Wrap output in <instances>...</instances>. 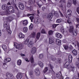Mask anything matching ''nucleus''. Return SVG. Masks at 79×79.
I'll use <instances>...</instances> for the list:
<instances>
[{"label":"nucleus","instance_id":"f257e3e1","mask_svg":"<svg viewBox=\"0 0 79 79\" xmlns=\"http://www.w3.org/2000/svg\"><path fill=\"white\" fill-rule=\"evenodd\" d=\"M4 27H6V30L8 31L9 34H11V31L10 30V24L8 23L6 21H5L4 23Z\"/></svg>","mask_w":79,"mask_h":79},{"label":"nucleus","instance_id":"f03ea898","mask_svg":"<svg viewBox=\"0 0 79 79\" xmlns=\"http://www.w3.org/2000/svg\"><path fill=\"white\" fill-rule=\"evenodd\" d=\"M66 3V0H60L59 2V6L61 8L62 10H65L66 6L63 5L64 3Z\"/></svg>","mask_w":79,"mask_h":79},{"label":"nucleus","instance_id":"7ed1b4c3","mask_svg":"<svg viewBox=\"0 0 79 79\" xmlns=\"http://www.w3.org/2000/svg\"><path fill=\"white\" fill-rule=\"evenodd\" d=\"M15 10L14 9V7L12 6H9L6 10V13H8L9 12L11 13H15Z\"/></svg>","mask_w":79,"mask_h":79},{"label":"nucleus","instance_id":"20e7f679","mask_svg":"<svg viewBox=\"0 0 79 79\" xmlns=\"http://www.w3.org/2000/svg\"><path fill=\"white\" fill-rule=\"evenodd\" d=\"M6 76L8 79H12L13 78V75L12 73H6Z\"/></svg>","mask_w":79,"mask_h":79},{"label":"nucleus","instance_id":"39448f33","mask_svg":"<svg viewBox=\"0 0 79 79\" xmlns=\"http://www.w3.org/2000/svg\"><path fill=\"white\" fill-rule=\"evenodd\" d=\"M35 72L36 76H40V70H39V69H36L35 70Z\"/></svg>","mask_w":79,"mask_h":79},{"label":"nucleus","instance_id":"423d86ee","mask_svg":"<svg viewBox=\"0 0 79 79\" xmlns=\"http://www.w3.org/2000/svg\"><path fill=\"white\" fill-rule=\"evenodd\" d=\"M52 13H50L47 16L48 19L51 20L52 19V18H53V14Z\"/></svg>","mask_w":79,"mask_h":79},{"label":"nucleus","instance_id":"0eeeda50","mask_svg":"<svg viewBox=\"0 0 79 79\" xmlns=\"http://www.w3.org/2000/svg\"><path fill=\"white\" fill-rule=\"evenodd\" d=\"M72 53L73 56H77V51L75 49H73L72 51Z\"/></svg>","mask_w":79,"mask_h":79},{"label":"nucleus","instance_id":"6e6552de","mask_svg":"<svg viewBox=\"0 0 79 79\" xmlns=\"http://www.w3.org/2000/svg\"><path fill=\"white\" fill-rule=\"evenodd\" d=\"M66 15L68 16H71L72 15V11L71 10H68L66 13Z\"/></svg>","mask_w":79,"mask_h":79},{"label":"nucleus","instance_id":"1a4fd4ad","mask_svg":"<svg viewBox=\"0 0 79 79\" xmlns=\"http://www.w3.org/2000/svg\"><path fill=\"white\" fill-rule=\"evenodd\" d=\"M37 48L36 47H33L31 48V53H32V54H34L35 52H36Z\"/></svg>","mask_w":79,"mask_h":79},{"label":"nucleus","instance_id":"9d476101","mask_svg":"<svg viewBox=\"0 0 79 79\" xmlns=\"http://www.w3.org/2000/svg\"><path fill=\"white\" fill-rule=\"evenodd\" d=\"M56 77L59 79H63L64 77L62 76V75H61L59 73H56Z\"/></svg>","mask_w":79,"mask_h":79},{"label":"nucleus","instance_id":"9b49d317","mask_svg":"<svg viewBox=\"0 0 79 79\" xmlns=\"http://www.w3.org/2000/svg\"><path fill=\"white\" fill-rule=\"evenodd\" d=\"M56 36L58 39H61L62 37V35L58 33H56Z\"/></svg>","mask_w":79,"mask_h":79},{"label":"nucleus","instance_id":"f8f14e48","mask_svg":"<svg viewBox=\"0 0 79 79\" xmlns=\"http://www.w3.org/2000/svg\"><path fill=\"white\" fill-rule=\"evenodd\" d=\"M8 7L6 5H3L2 6V10H6H6H7V9H8Z\"/></svg>","mask_w":79,"mask_h":79},{"label":"nucleus","instance_id":"ddd939ff","mask_svg":"<svg viewBox=\"0 0 79 79\" xmlns=\"http://www.w3.org/2000/svg\"><path fill=\"white\" fill-rule=\"evenodd\" d=\"M69 31L70 33H72L74 31V26H70V28L69 29Z\"/></svg>","mask_w":79,"mask_h":79},{"label":"nucleus","instance_id":"4468645a","mask_svg":"<svg viewBox=\"0 0 79 79\" xmlns=\"http://www.w3.org/2000/svg\"><path fill=\"white\" fill-rule=\"evenodd\" d=\"M49 43L50 44H53L55 43L54 40L52 38H50L49 39Z\"/></svg>","mask_w":79,"mask_h":79},{"label":"nucleus","instance_id":"2eb2a0df","mask_svg":"<svg viewBox=\"0 0 79 79\" xmlns=\"http://www.w3.org/2000/svg\"><path fill=\"white\" fill-rule=\"evenodd\" d=\"M61 41L58 39H56V44L58 45H60V44H61Z\"/></svg>","mask_w":79,"mask_h":79},{"label":"nucleus","instance_id":"dca6fc26","mask_svg":"<svg viewBox=\"0 0 79 79\" xmlns=\"http://www.w3.org/2000/svg\"><path fill=\"white\" fill-rule=\"evenodd\" d=\"M36 35V33L35 32H32L30 36V37H32L33 38H35V35Z\"/></svg>","mask_w":79,"mask_h":79},{"label":"nucleus","instance_id":"f3484780","mask_svg":"<svg viewBox=\"0 0 79 79\" xmlns=\"http://www.w3.org/2000/svg\"><path fill=\"white\" fill-rule=\"evenodd\" d=\"M73 60V56L72 55L70 54L69 56V61L70 63H71Z\"/></svg>","mask_w":79,"mask_h":79},{"label":"nucleus","instance_id":"a211bd4d","mask_svg":"<svg viewBox=\"0 0 79 79\" xmlns=\"http://www.w3.org/2000/svg\"><path fill=\"white\" fill-rule=\"evenodd\" d=\"M41 34L40 32L37 33L36 35V38L37 39V40H39L40 37V35Z\"/></svg>","mask_w":79,"mask_h":79},{"label":"nucleus","instance_id":"6ab92c4d","mask_svg":"<svg viewBox=\"0 0 79 79\" xmlns=\"http://www.w3.org/2000/svg\"><path fill=\"white\" fill-rule=\"evenodd\" d=\"M38 64L40 66L41 68H42L44 67V65L43 64V63L41 61H39L38 63Z\"/></svg>","mask_w":79,"mask_h":79},{"label":"nucleus","instance_id":"aec40b11","mask_svg":"<svg viewBox=\"0 0 79 79\" xmlns=\"http://www.w3.org/2000/svg\"><path fill=\"white\" fill-rule=\"evenodd\" d=\"M74 49V48L73 47V46L71 45H70L69 47V52H71L73 49Z\"/></svg>","mask_w":79,"mask_h":79},{"label":"nucleus","instance_id":"412c9836","mask_svg":"<svg viewBox=\"0 0 79 79\" xmlns=\"http://www.w3.org/2000/svg\"><path fill=\"white\" fill-rule=\"evenodd\" d=\"M69 65V62L68 61H67L64 65V68H68V66Z\"/></svg>","mask_w":79,"mask_h":79},{"label":"nucleus","instance_id":"4be33fe9","mask_svg":"<svg viewBox=\"0 0 79 79\" xmlns=\"http://www.w3.org/2000/svg\"><path fill=\"white\" fill-rule=\"evenodd\" d=\"M23 26H27L28 24V22L27 20H24L23 22Z\"/></svg>","mask_w":79,"mask_h":79},{"label":"nucleus","instance_id":"5701e85b","mask_svg":"<svg viewBox=\"0 0 79 79\" xmlns=\"http://www.w3.org/2000/svg\"><path fill=\"white\" fill-rule=\"evenodd\" d=\"M71 33H72V34L73 35H77V30H74Z\"/></svg>","mask_w":79,"mask_h":79},{"label":"nucleus","instance_id":"b1692460","mask_svg":"<svg viewBox=\"0 0 79 79\" xmlns=\"http://www.w3.org/2000/svg\"><path fill=\"white\" fill-rule=\"evenodd\" d=\"M27 45L28 47H30V48H31V47H32V45H33V44H32V42L30 41L28 44Z\"/></svg>","mask_w":79,"mask_h":79},{"label":"nucleus","instance_id":"393cba45","mask_svg":"<svg viewBox=\"0 0 79 79\" xmlns=\"http://www.w3.org/2000/svg\"><path fill=\"white\" fill-rule=\"evenodd\" d=\"M63 21V19H58L56 20V22L57 23H60Z\"/></svg>","mask_w":79,"mask_h":79},{"label":"nucleus","instance_id":"a878e982","mask_svg":"<svg viewBox=\"0 0 79 79\" xmlns=\"http://www.w3.org/2000/svg\"><path fill=\"white\" fill-rule=\"evenodd\" d=\"M4 61L5 63L10 62V61H11V59L10 58H7Z\"/></svg>","mask_w":79,"mask_h":79},{"label":"nucleus","instance_id":"bb28decb","mask_svg":"<svg viewBox=\"0 0 79 79\" xmlns=\"http://www.w3.org/2000/svg\"><path fill=\"white\" fill-rule=\"evenodd\" d=\"M20 10H24V5L22 3H20Z\"/></svg>","mask_w":79,"mask_h":79},{"label":"nucleus","instance_id":"cd10ccee","mask_svg":"<svg viewBox=\"0 0 79 79\" xmlns=\"http://www.w3.org/2000/svg\"><path fill=\"white\" fill-rule=\"evenodd\" d=\"M53 34V31L52 30H49L48 31V34L49 35H52Z\"/></svg>","mask_w":79,"mask_h":79},{"label":"nucleus","instance_id":"c85d7f7f","mask_svg":"<svg viewBox=\"0 0 79 79\" xmlns=\"http://www.w3.org/2000/svg\"><path fill=\"white\" fill-rule=\"evenodd\" d=\"M53 14L56 18H58V17H59V14L57 13V12L54 11Z\"/></svg>","mask_w":79,"mask_h":79},{"label":"nucleus","instance_id":"c756f323","mask_svg":"<svg viewBox=\"0 0 79 79\" xmlns=\"http://www.w3.org/2000/svg\"><path fill=\"white\" fill-rule=\"evenodd\" d=\"M48 68H49V69H53V65L51 64H49L48 65Z\"/></svg>","mask_w":79,"mask_h":79},{"label":"nucleus","instance_id":"7c9ffc66","mask_svg":"<svg viewBox=\"0 0 79 79\" xmlns=\"http://www.w3.org/2000/svg\"><path fill=\"white\" fill-rule=\"evenodd\" d=\"M33 27L34 26H33V24H32V23H31V25L29 26V29H30V31H32V29H33Z\"/></svg>","mask_w":79,"mask_h":79},{"label":"nucleus","instance_id":"2f4dec72","mask_svg":"<svg viewBox=\"0 0 79 79\" xmlns=\"http://www.w3.org/2000/svg\"><path fill=\"white\" fill-rule=\"evenodd\" d=\"M29 40L28 39H27L26 40L24 41L23 44H25V45H26L27 44V43L29 42Z\"/></svg>","mask_w":79,"mask_h":79},{"label":"nucleus","instance_id":"473e14b6","mask_svg":"<svg viewBox=\"0 0 79 79\" xmlns=\"http://www.w3.org/2000/svg\"><path fill=\"white\" fill-rule=\"evenodd\" d=\"M63 47L65 50H68V49H69V46H68V45H63Z\"/></svg>","mask_w":79,"mask_h":79},{"label":"nucleus","instance_id":"72a5a7b5","mask_svg":"<svg viewBox=\"0 0 79 79\" xmlns=\"http://www.w3.org/2000/svg\"><path fill=\"white\" fill-rule=\"evenodd\" d=\"M61 59L60 58L57 59V60L56 61V63H61Z\"/></svg>","mask_w":79,"mask_h":79},{"label":"nucleus","instance_id":"f704fd0d","mask_svg":"<svg viewBox=\"0 0 79 79\" xmlns=\"http://www.w3.org/2000/svg\"><path fill=\"white\" fill-rule=\"evenodd\" d=\"M51 59L52 61H56V58L54 56L51 57Z\"/></svg>","mask_w":79,"mask_h":79},{"label":"nucleus","instance_id":"c9c22d12","mask_svg":"<svg viewBox=\"0 0 79 79\" xmlns=\"http://www.w3.org/2000/svg\"><path fill=\"white\" fill-rule=\"evenodd\" d=\"M2 48L4 51H6V50H8V49H7V47L6 46H2Z\"/></svg>","mask_w":79,"mask_h":79},{"label":"nucleus","instance_id":"e433bc0d","mask_svg":"<svg viewBox=\"0 0 79 79\" xmlns=\"http://www.w3.org/2000/svg\"><path fill=\"white\" fill-rule=\"evenodd\" d=\"M23 30L24 32H26L27 31L28 29L27 27H25L23 28Z\"/></svg>","mask_w":79,"mask_h":79},{"label":"nucleus","instance_id":"4c0bfd02","mask_svg":"<svg viewBox=\"0 0 79 79\" xmlns=\"http://www.w3.org/2000/svg\"><path fill=\"white\" fill-rule=\"evenodd\" d=\"M33 3V1H32V0H29L28 2V4L30 5H31Z\"/></svg>","mask_w":79,"mask_h":79},{"label":"nucleus","instance_id":"58836bf2","mask_svg":"<svg viewBox=\"0 0 79 79\" xmlns=\"http://www.w3.org/2000/svg\"><path fill=\"white\" fill-rule=\"evenodd\" d=\"M30 60L31 63H33L34 62V58L32 57H30Z\"/></svg>","mask_w":79,"mask_h":79},{"label":"nucleus","instance_id":"ea45409f","mask_svg":"<svg viewBox=\"0 0 79 79\" xmlns=\"http://www.w3.org/2000/svg\"><path fill=\"white\" fill-rule=\"evenodd\" d=\"M49 72L50 73L51 72L52 76H54V75L55 74V72L53 70V69H52L51 71L50 70Z\"/></svg>","mask_w":79,"mask_h":79},{"label":"nucleus","instance_id":"a19ab883","mask_svg":"<svg viewBox=\"0 0 79 79\" xmlns=\"http://www.w3.org/2000/svg\"><path fill=\"white\" fill-rule=\"evenodd\" d=\"M20 39H23L24 38V34H22V33H20Z\"/></svg>","mask_w":79,"mask_h":79},{"label":"nucleus","instance_id":"79ce46f5","mask_svg":"<svg viewBox=\"0 0 79 79\" xmlns=\"http://www.w3.org/2000/svg\"><path fill=\"white\" fill-rule=\"evenodd\" d=\"M47 71H48V68L45 67V68L43 70V71L44 73H45L47 72Z\"/></svg>","mask_w":79,"mask_h":79},{"label":"nucleus","instance_id":"37998d69","mask_svg":"<svg viewBox=\"0 0 79 79\" xmlns=\"http://www.w3.org/2000/svg\"><path fill=\"white\" fill-rule=\"evenodd\" d=\"M44 57V54H40L39 55V58L40 59Z\"/></svg>","mask_w":79,"mask_h":79},{"label":"nucleus","instance_id":"c03bdc74","mask_svg":"<svg viewBox=\"0 0 79 79\" xmlns=\"http://www.w3.org/2000/svg\"><path fill=\"white\" fill-rule=\"evenodd\" d=\"M71 6V3L69 2H68L67 3V6L68 7H70Z\"/></svg>","mask_w":79,"mask_h":79},{"label":"nucleus","instance_id":"a18cd8bd","mask_svg":"<svg viewBox=\"0 0 79 79\" xmlns=\"http://www.w3.org/2000/svg\"><path fill=\"white\" fill-rule=\"evenodd\" d=\"M16 77L17 79H20V73H19L17 74L16 76Z\"/></svg>","mask_w":79,"mask_h":79},{"label":"nucleus","instance_id":"49530a36","mask_svg":"<svg viewBox=\"0 0 79 79\" xmlns=\"http://www.w3.org/2000/svg\"><path fill=\"white\" fill-rule=\"evenodd\" d=\"M67 69H69V71H71V70H73V69L71 66H69L68 68H67Z\"/></svg>","mask_w":79,"mask_h":79},{"label":"nucleus","instance_id":"de8ad7c7","mask_svg":"<svg viewBox=\"0 0 79 79\" xmlns=\"http://www.w3.org/2000/svg\"><path fill=\"white\" fill-rule=\"evenodd\" d=\"M41 33L42 34H46V32H45V29H42L41 31Z\"/></svg>","mask_w":79,"mask_h":79},{"label":"nucleus","instance_id":"09e8293b","mask_svg":"<svg viewBox=\"0 0 79 79\" xmlns=\"http://www.w3.org/2000/svg\"><path fill=\"white\" fill-rule=\"evenodd\" d=\"M40 23V20L39 19H37L35 22V23L36 24H39Z\"/></svg>","mask_w":79,"mask_h":79},{"label":"nucleus","instance_id":"8fccbe9b","mask_svg":"<svg viewBox=\"0 0 79 79\" xmlns=\"http://www.w3.org/2000/svg\"><path fill=\"white\" fill-rule=\"evenodd\" d=\"M58 25H59V24H54L52 26V28L53 29V28H55L56 27V26H58Z\"/></svg>","mask_w":79,"mask_h":79},{"label":"nucleus","instance_id":"3c124183","mask_svg":"<svg viewBox=\"0 0 79 79\" xmlns=\"http://www.w3.org/2000/svg\"><path fill=\"white\" fill-rule=\"evenodd\" d=\"M30 19H31V22H32V21L33 19H34V16H31L29 17Z\"/></svg>","mask_w":79,"mask_h":79},{"label":"nucleus","instance_id":"603ef678","mask_svg":"<svg viewBox=\"0 0 79 79\" xmlns=\"http://www.w3.org/2000/svg\"><path fill=\"white\" fill-rule=\"evenodd\" d=\"M67 23H68V24H71V21L70 19H68L67 20Z\"/></svg>","mask_w":79,"mask_h":79},{"label":"nucleus","instance_id":"864d4df0","mask_svg":"<svg viewBox=\"0 0 79 79\" xmlns=\"http://www.w3.org/2000/svg\"><path fill=\"white\" fill-rule=\"evenodd\" d=\"M73 2L74 5H76L77 3V2H76V0H73Z\"/></svg>","mask_w":79,"mask_h":79},{"label":"nucleus","instance_id":"5fc2aeb1","mask_svg":"<svg viewBox=\"0 0 79 79\" xmlns=\"http://www.w3.org/2000/svg\"><path fill=\"white\" fill-rule=\"evenodd\" d=\"M28 9L30 10V11H31V10H32L33 7L32 6H30L28 8Z\"/></svg>","mask_w":79,"mask_h":79},{"label":"nucleus","instance_id":"6e6d98bb","mask_svg":"<svg viewBox=\"0 0 79 79\" xmlns=\"http://www.w3.org/2000/svg\"><path fill=\"white\" fill-rule=\"evenodd\" d=\"M29 74L31 77H32V76H33V73L31 71H30V72Z\"/></svg>","mask_w":79,"mask_h":79},{"label":"nucleus","instance_id":"4d7b16f0","mask_svg":"<svg viewBox=\"0 0 79 79\" xmlns=\"http://www.w3.org/2000/svg\"><path fill=\"white\" fill-rule=\"evenodd\" d=\"M0 15H2V16H3V15H5V12H1L0 13Z\"/></svg>","mask_w":79,"mask_h":79},{"label":"nucleus","instance_id":"13d9d810","mask_svg":"<svg viewBox=\"0 0 79 79\" xmlns=\"http://www.w3.org/2000/svg\"><path fill=\"white\" fill-rule=\"evenodd\" d=\"M17 64L19 66L20 65V60H19L17 61Z\"/></svg>","mask_w":79,"mask_h":79},{"label":"nucleus","instance_id":"bf43d9fd","mask_svg":"<svg viewBox=\"0 0 79 79\" xmlns=\"http://www.w3.org/2000/svg\"><path fill=\"white\" fill-rule=\"evenodd\" d=\"M45 10H46V7L45 6H43L42 7V10H43V11H45Z\"/></svg>","mask_w":79,"mask_h":79},{"label":"nucleus","instance_id":"052dcab7","mask_svg":"<svg viewBox=\"0 0 79 79\" xmlns=\"http://www.w3.org/2000/svg\"><path fill=\"white\" fill-rule=\"evenodd\" d=\"M77 46L79 50V42L78 41H77Z\"/></svg>","mask_w":79,"mask_h":79},{"label":"nucleus","instance_id":"680f3d73","mask_svg":"<svg viewBox=\"0 0 79 79\" xmlns=\"http://www.w3.org/2000/svg\"><path fill=\"white\" fill-rule=\"evenodd\" d=\"M59 13H60L61 17H63V16H64L63 15V14L62 13H61V12H60V11H59Z\"/></svg>","mask_w":79,"mask_h":79},{"label":"nucleus","instance_id":"e2e57ef3","mask_svg":"<svg viewBox=\"0 0 79 79\" xmlns=\"http://www.w3.org/2000/svg\"><path fill=\"white\" fill-rule=\"evenodd\" d=\"M36 4L38 5V6H39V8H41V6H42V5H39V3H38V2H37Z\"/></svg>","mask_w":79,"mask_h":79},{"label":"nucleus","instance_id":"0e129e2a","mask_svg":"<svg viewBox=\"0 0 79 79\" xmlns=\"http://www.w3.org/2000/svg\"><path fill=\"white\" fill-rule=\"evenodd\" d=\"M23 48V45L22 44L20 45V48L21 49H22Z\"/></svg>","mask_w":79,"mask_h":79},{"label":"nucleus","instance_id":"69168bd1","mask_svg":"<svg viewBox=\"0 0 79 79\" xmlns=\"http://www.w3.org/2000/svg\"><path fill=\"white\" fill-rule=\"evenodd\" d=\"M76 20L77 23H79V24H77V25H79V19L78 18H77Z\"/></svg>","mask_w":79,"mask_h":79},{"label":"nucleus","instance_id":"338daca9","mask_svg":"<svg viewBox=\"0 0 79 79\" xmlns=\"http://www.w3.org/2000/svg\"><path fill=\"white\" fill-rule=\"evenodd\" d=\"M15 0H11L10 2L12 4H14V1Z\"/></svg>","mask_w":79,"mask_h":79},{"label":"nucleus","instance_id":"774afa93","mask_svg":"<svg viewBox=\"0 0 79 79\" xmlns=\"http://www.w3.org/2000/svg\"><path fill=\"white\" fill-rule=\"evenodd\" d=\"M77 12L78 14H79V7H78L77 8Z\"/></svg>","mask_w":79,"mask_h":79}]
</instances>
